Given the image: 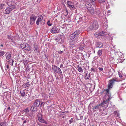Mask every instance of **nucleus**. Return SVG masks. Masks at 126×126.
Returning a JSON list of instances; mask_svg holds the SVG:
<instances>
[{"label": "nucleus", "instance_id": "nucleus-1", "mask_svg": "<svg viewBox=\"0 0 126 126\" xmlns=\"http://www.w3.org/2000/svg\"><path fill=\"white\" fill-rule=\"evenodd\" d=\"M101 93V94L104 93L106 94L103 98V102L100 104V105L101 108L106 109L108 106L110 100L112 98L110 93L109 89L103 91Z\"/></svg>", "mask_w": 126, "mask_h": 126}, {"label": "nucleus", "instance_id": "nucleus-2", "mask_svg": "<svg viewBox=\"0 0 126 126\" xmlns=\"http://www.w3.org/2000/svg\"><path fill=\"white\" fill-rule=\"evenodd\" d=\"M98 27L99 26L97 22L96 21H94L90 23L88 29L89 30H95L97 29Z\"/></svg>", "mask_w": 126, "mask_h": 126}, {"label": "nucleus", "instance_id": "nucleus-3", "mask_svg": "<svg viewBox=\"0 0 126 126\" xmlns=\"http://www.w3.org/2000/svg\"><path fill=\"white\" fill-rule=\"evenodd\" d=\"M119 81L118 79L117 78H112L109 81V83L108 86V88L110 89L112 87L113 85L116 82Z\"/></svg>", "mask_w": 126, "mask_h": 126}, {"label": "nucleus", "instance_id": "nucleus-4", "mask_svg": "<svg viewBox=\"0 0 126 126\" xmlns=\"http://www.w3.org/2000/svg\"><path fill=\"white\" fill-rule=\"evenodd\" d=\"M85 6L88 12L92 14L94 13V10L91 4L89 2H87L85 4Z\"/></svg>", "mask_w": 126, "mask_h": 126}, {"label": "nucleus", "instance_id": "nucleus-5", "mask_svg": "<svg viewBox=\"0 0 126 126\" xmlns=\"http://www.w3.org/2000/svg\"><path fill=\"white\" fill-rule=\"evenodd\" d=\"M40 22V24L43 25H44L45 23V20L43 19V17L42 15L39 16L36 21V24L37 25H39Z\"/></svg>", "mask_w": 126, "mask_h": 126}, {"label": "nucleus", "instance_id": "nucleus-6", "mask_svg": "<svg viewBox=\"0 0 126 126\" xmlns=\"http://www.w3.org/2000/svg\"><path fill=\"white\" fill-rule=\"evenodd\" d=\"M16 2L14 1H10L6 2V4L10 8L14 10L16 8Z\"/></svg>", "mask_w": 126, "mask_h": 126}, {"label": "nucleus", "instance_id": "nucleus-7", "mask_svg": "<svg viewBox=\"0 0 126 126\" xmlns=\"http://www.w3.org/2000/svg\"><path fill=\"white\" fill-rule=\"evenodd\" d=\"M52 68L54 72L59 74L62 73V72L61 69L57 66L54 65H52Z\"/></svg>", "mask_w": 126, "mask_h": 126}, {"label": "nucleus", "instance_id": "nucleus-8", "mask_svg": "<svg viewBox=\"0 0 126 126\" xmlns=\"http://www.w3.org/2000/svg\"><path fill=\"white\" fill-rule=\"evenodd\" d=\"M37 17L34 14L32 15L30 17V24L32 25L35 22Z\"/></svg>", "mask_w": 126, "mask_h": 126}, {"label": "nucleus", "instance_id": "nucleus-9", "mask_svg": "<svg viewBox=\"0 0 126 126\" xmlns=\"http://www.w3.org/2000/svg\"><path fill=\"white\" fill-rule=\"evenodd\" d=\"M60 30V29L55 26H53L50 31L52 33H58Z\"/></svg>", "mask_w": 126, "mask_h": 126}, {"label": "nucleus", "instance_id": "nucleus-10", "mask_svg": "<svg viewBox=\"0 0 126 126\" xmlns=\"http://www.w3.org/2000/svg\"><path fill=\"white\" fill-rule=\"evenodd\" d=\"M67 5L68 7L71 9L73 10L75 9V7L73 2L70 1H67Z\"/></svg>", "mask_w": 126, "mask_h": 126}, {"label": "nucleus", "instance_id": "nucleus-11", "mask_svg": "<svg viewBox=\"0 0 126 126\" xmlns=\"http://www.w3.org/2000/svg\"><path fill=\"white\" fill-rule=\"evenodd\" d=\"M82 16L81 15H77L76 16L75 20L79 23L82 20Z\"/></svg>", "mask_w": 126, "mask_h": 126}, {"label": "nucleus", "instance_id": "nucleus-12", "mask_svg": "<svg viewBox=\"0 0 126 126\" xmlns=\"http://www.w3.org/2000/svg\"><path fill=\"white\" fill-rule=\"evenodd\" d=\"M101 109V107L100 105V104L94 106V107L93 108V110L94 111H96L95 110L98 109L99 110V111H101L102 110Z\"/></svg>", "mask_w": 126, "mask_h": 126}, {"label": "nucleus", "instance_id": "nucleus-13", "mask_svg": "<svg viewBox=\"0 0 126 126\" xmlns=\"http://www.w3.org/2000/svg\"><path fill=\"white\" fill-rule=\"evenodd\" d=\"M40 101L39 99H37L35 100L33 103L34 106L38 107L40 105Z\"/></svg>", "mask_w": 126, "mask_h": 126}, {"label": "nucleus", "instance_id": "nucleus-14", "mask_svg": "<svg viewBox=\"0 0 126 126\" xmlns=\"http://www.w3.org/2000/svg\"><path fill=\"white\" fill-rule=\"evenodd\" d=\"M34 50L36 52H39L38 46L36 44H34Z\"/></svg>", "mask_w": 126, "mask_h": 126}, {"label": "nucleus", "instance_id": "nucleus-15", "mask_svg": "<svg viewBox=\"0 0 126 126\" xmlns=\"http://www.w3.org/2000/svg\"><path fill=\"white\" fill-rule=\"evenodd\" d=\"M13 10L11 8L8 7L6 9L5 11V14H9Z\"/></svg>", "mask_w": 126, "mask_h": 126}, {"label": "nucleus", "instance_id": "nucleus-16", "mask_svg": "<svg viewBox=\"0 0 126 126\" xmlns=\"http://www.w3.org/2000/svg\"><path fill=\"white\" fill-rule=\"evenodd\" d=\"M102 34L100 33V32H96L95 33L94 35L96 38H100L102 36Z\"/></svg>", "mask_w": 126, "mask_h": 126}, {"label": "nucleus", "instance_id": "nucleus-17", "mask_svg": "<svg viewBox=\"0 0 126 126\" xmlns=\"http://www.w3.org/2000/svg\"><path fill=\"white\" fill-rule=\"evenodd\" d=\"M95 46L96 47L101 48L103 46V44L100 42H97L95 44Z\"/></svg>", "mask_w": 126, "mask_h": 126}, {"label": "nucleus", "instance_id": "nucleus-18", "mask_svg": "<svg viewBox=\"0 0 126 126\" xmlns=\"http://www.w3.org/2000/svg\"><path fill=\"white\" fill-rule=\"evenodd\" d=\"M24 49L28 51H30L31 50L30 47L28 44L26 43Z\"/></svg>", "mask_w": 126, "mask_h": 126}, {"label": "nucleus", "instance_id": "nucleus-19", "mask_svg": "<svg viewBox=\"0 0 126 126\" xmlns=\"http://www.w3.org/2000/svg\"><path fill=\"white\" fill-rule=\"evenodd\" d=\"M38 120L40 122L44 123L45 124H47V121L44 120L42 118L39 120Z\"/></svg>", "mask_w": 126, "mask_h": 126}, {"label": "nucleus", "instance_id": "nucleus-20", "mask_svg": "<svg viewBox=\"0 0 126 126\" xmlns=\"http://www.w3.org/2000/svg\"><path fill=\"white\" fill-rule=\"evenodd\" d=\"M6 58L7 59L9 60L11 58V55L10 53H7L5 54Z\"/></svg>", "mask_w": 126, "mask_h": 126}, {"label": "nucleus", "instance_id": "nucleus-21", "mask_svg": "<svg viewBox=\"0 0 126 126\" xmlns=\"http://www.w3.org/2000/svg\"><path fill=\"white\" fill-rule=\"evenodd\" d=\"M37 107L36 106H32L31 107V110L32 111H36L37 110Z\"/></svg>", "mask_w": 126, "mask_h": 126}, {"label": "nucleus", "instance_id": "nucleus-22", "mask_svg": "<svg viewBox=\"0 0 126 126\" xmlns=\"http://www.w3.org/2000/svg\"><path fill=\"white\" fill-rule=\"evenodd\" d=\"M60 37V39L56 38V40L57 41V42H58L59 41H60V39H61V41L60 42V44H62L61 41H62V38H63V39L64 38V36H61Z\"/></svg>", "mask_w": 126, "mask_h": 126}, {"label": "nucleus", "instance_id": "nucleus-23", "mask_svg": "<svg viewBox=\"0 0 126 126\" xmlns=\"http://www.w3.org/2000/svg\"><path fill=\"white\" fill-rule=\"evenodd\" d=\"M84 45L83 43L80 44L79 47V49L81 50H82L84 49Z\"/></svg>", "mask_w": 126, "mask_h": 126}, {"label": "nucleus", "instance_id": "nucleus-24", "mask_svg": "<svg viewBox=\"0 0 126 126\" xmlns=\"http://www.w3.org/2000/svg\"><path fill=\"white\" fill-rule=\"evenodd\" d=\"M90 77V74H88L87 73L85 74V75L84 78L85 79H88Z\"/></svg>", "mask_w": 126, "mask_h": 126}, {"label": "nucleus", "instance_id": "nucleus-25", "mask_svg": "<svg viewBox=\"0 0 126 126\" xmlns=\"http://www.w3.org/2000/svg\"><path fill=\"white\" fill-rule=\"evenodd\" d=\"M79 30H77L73 33V35H75L76 37L79 34Z\"/></svg>", "mask_w": 126, "mask_h": 126}, {"label": "nucleus", "instance_id": "nucleus-26", "mask_svg": "<svg viewBox=\"0 0 126 126\" xmlns=\"http://www.w3.org/2000/svg\"><path fill=\"white\" fill-rule=\"evenodd\" d=\"M75 46L74 44L72 43L71 44H70V48L72 49V50L75 49L74 48L75 47Z\"/></svg>", "mask_w": 126, "mask_h": 126}, {"label": "nucleus", "instance_id": "nucleus-27", "mask_svg": "<svg viewBox=\"0 0 126 126\" xmlns=\"http://www.w3.org/2000/svg\"><path fill=\"white\" fill-rule=\"evenodd\" d=\"M14 62V61L12 59H11L7 61V62L8 63L11 65L12 66H13V65Z\"/></svg>", "mask_w": 126, "mask_h": 126}, {"label": "nucleus", "instance_id": "nucleus-28", "mask_svg": "<svg viewBox=\"0 0 126 126\" xmlns=\"http://www.w3.org/2000/svg\"><path fill=\"white\" fill-rule=\"evenodd\" d=\"M77 68L78 69V71L79 72L81 73H82L83 72V70L82 69L80 66H78Z\"/></svg>", "mask_w": 126, "mask_h": 126}, {"label": "nucleus", "instance_id": "nucleus-29", "mask_svg": "<svg viewBox=\"0 0 126 126\" xmlns=\"http://www.w3.org/2000/svg\"><path fill=\"white\" fill-rule=\"evenodd\" d=\"M5 6L4 4L2 3L0 4V10L2 9H3L4 6Z\"/></svg>", "mask_w": 126, "mask_h": 126}, {"label": "nucleus", "instance_id": "nucleus-30", "mask_svg": "<svg viewBox=\"0 0 126 126\" xmlns=\"http://www.w3.org/2000/svg\"><path fill=\"white\" fill-rule=\"evenodd\" d=\"M37 117L38 118V120H39L42 117V114L39 113L37 115Z\"/></svg>", "mask_w": 126, "mask_h": 126}, {"label": "nucleus", "instance_id": "nucleus-31", "mask_svg": "<svg viewBox=\"0 0 126 126\" xmlns=\"http://www.w3.org/2000/svg\"><path fill=\"white\" fill-rule=\"evenodd\" d=\"M95 12L97 15H99L100 14V12L99 9H96L95 10Z\"/></svg>", "mask_w": 126, "mask_h": 126}, {"label": "nucleus", "instance_id": "nucleus-32", "mask_svg": "<svg viewBox=\"0 0 126 126\" xmlns=\"http://www.w3.org/2000/svg\"><path fill=\"white\" fill-rule=\"evenodd\" d=\"M97 54L98 55L100 56L102 54V51L101 50H99L97 52Z\"/></svg>", "mask_w": 126, "mask_h": 126}, {"label": "nucleus", "instance_id": "nucleus-33", "mask_svg": "<svg viewBox=\"0 0 126 126\" xmlns=\"http://www.w3.org/2000/svg\"><path fill=\"white\" fill-rule=\"evenodd\" d=\"M75 37H76V36L75 35H73L72 33L69 36V38H70V39H72L75 38Z\"/></svg>", "mask_w": 126, "mask_h": 126}, {"label": "nucleus", "instance_id": "nucleus-34", "mask_svg": "<svg viewBox=\"0 0 126 126\" xmlns=\"http://www.w3.org/2000/svg\"><path fill=\"white\" fill-rule=\"evenodd\" d=\"M20 93L22 96L23 97L24 96L25 94V93L23 91H21Z\"/></svg>", "mask_w": 126, "mask_h": 126}, {"label": "nucleus", "instance_id": "nucleus-35", "mask_svg": "<svg viewBox=\"0 0 126 126\" xmlns=\"http://www.w3.org/2000/svg\"><path fill=\"white\" fill-rule=\"evenodd\" d=\"M5 52L0 51V57L2 56L5 54Z\"/></svg>", "mask_w": 126, "mask_h": 126}, {"label": "nucleus", "instance_id": "nucleus-36", "mask_svg": "<svg viewBox=\"0 0 126 126\" xmlns=\"http://www.w3.org/2000/svg\"><path fill=\"white\" fill-rule=\"evenodd\" d=\"M26 43H24L22 45H21L20 46V47L21 48L24 49L25 48V45H26Z\"/></svg>", "mask_w": 126, "mask_h": 126}, {"label": "nucleus", "instance_id": "nucleus-37", "mask_svg": "<svg viewBox=\"0 0 126 126\" xmlns=\"http://www.w3.org/2000/svg\"><path fill=\"white\" fill-rule=\"evenodd\" d=\"M98 2L101 4H103L105 2V0H98Z\"/></svg>", "mask_w": 126, "mask_h": 126}, {"label": "nucleus", "instance_id": "nucleus-38", "mask_svg": "<svg viewBox=\"0 0 126 126\" xmlns=\"http://www.w3.org/2000/svg\"><path fill=\"white\" fill-rule=\"evenodd\" d=\"M0 126H6L5 123L4 122L1 123L0 124Z\"/></svg>", "mask_w": 126, "mask_h": 126}, {"label": "nucleus", "instance_id": "nucleus-39", "mask_svg": "<svg viewBox=\"0 0 126 126\" xmlns=\"http://www.w3.org/2000/svg\"><path fill=\"white\" fill-rule=\"evenodd\" d=\"M89 1L90 2L92 3L93 4H94L95 3L94 1L96 0H89Z\"/></svg>", "mask_w": 126, "mask_h": 126}, {"label": "nucleus", "instance_id": "nucleus-40", "mask_svg": "<svg viewBox=\"0 0 126 126\" xmlns=\"http://www.w3.org/2000/svg\"><path fill=\"white\" fill-rule=\"evenodd\" d=\"M24 85H26V87H29L30 86V84H29V82H28L25 84H24Z\"/></svg>", "mask_w": 126, "mask_h": 126}, {"label": "nucleus", "instance_id": "nucleus-41", "mask_svg": "<svg viewBox=\"0 0 126 126\" xmlns=\"http://www.w3.org/2000/svg\"><path fill=\"white\" fill-rule=\"evenodd\" d=\"M72 40V39H70V41L69 42L70 43H72V44H74L75 43V42H74V40Z\"/></svg>", "mask_w": 126, "mask_h": 126}, {"label": "nucleus", "instance_id": "nucleus-42", "mask_svg": "<svg viewBox=\"0 0 126 126\" xmlns=\"http://www.w3.org/2000/svg\"><path fill=\"white\" fill-rule=\"evenodd\" d=\"M23 111L25 112H29V110L28 109V108H27L23 110Z\"/></svg>", "mask_w": 126, "mask_h": 126}, {"label": "nucleus", "instance_id": "nucleus-43", "mask_svg": "<svg viewBox=\"0 0 126 126\" xmlns=\"http://www.w3.org/2000/svg\"><path fill=\"white\" fill-rule=\"evenodd\" d=\"M74 40V42L75 43L77 42L78 41V39L77 38V37L72 39V40Z\"/></svg>", "mask_w": 126, "mask_h": 126}, {"label": "nucleus", "instance_id": "nucleus-44", "mask_svg": "<svg viewBox=\"0 0 126 126\" xmlns=\"http://www.w3.org/2000/svg\"><path fill=\"white\" fill-rule=\"evenodd\" d=\"M74 121V120H73V118H71V120H69V123L70 124L72 122H73Z\"/></svg>", "mask_w": 126, "mask_h": 126}, {"label": "nucleus", "instance_id": "nucleus-45", "mask_svg": "<svg viewBox=\"0 0 126 126\" xmlns=\"http://www.w3.org/2000/svg\"><path fill=\"white\" fill-rule=\"evenodd\" d=\"M50 21L49 20H48V21L47 22V24L49 26H51L52 25V24L50 23H49L50 22Z\"/></svg>", "mask_w": 126, "mask_h": 126}, {"label": "nucleus", "instance_id": "nucleus-46", "mask_svg": "<svg viewBox=\"0 0 126 126\" xmlns=\"http://www.w3.org/2000/svg\"><path fill=\"white\" fill-rule=\"evenodd\" d=\"M57 52L59 54H62L63 53V51L61 50H58L57 51Z\"/></svg>", "mask_w": 126, "mask_h": 126}, {"label": "nucleus", "instance_id": "nucleus-47", "mask_svg": "<svg viewBox=\"0 0 126 126\" xmlns=\"http://www.w3.org/2000/svg\"><path fill=\"white\" fill-rule=\"evenodd\" d=\"M91 71L92 72H95V69H94L93 68H92L91 69Z\"/></svg>", "mask_w": 126, "mask_h": 126}, {"label": "nucleus", "instance_id": "nucleus-48", "mask_svg": "<svg viewBox=\"0 0 126 126\" xmlns=\"http://www.w3.org/2000/svg\"><path fill=\"white\" fill-rule=\"evenodd\" d=\"M100 33H101L102 34V36H103V34H104V33L105 32V31H102L101 32H100Z\"/></svg>", "mask_w": 126, "mask_h": 126}, {"label": "nucleus", "instance_id": "nucleus-49", "mask_svg": "<svg viewBox=\"0 0 126 126\" xmlns=\"http://www.w3.org/2000/svg\"><path fill=\"white\" fill-rule=\"evenodd\" d=\"M111 71H109L108 72L109 74V75H110V77H111L113 74V73H111V74H110Z\"/></svg>", "mask_w": 126, "mask_h": 126}, {"label": "nucleus", "instance_id": "nucleus-50", "mask_svg": "<svg viewBox=\"0 0 126 126\" xmlns=\"http://www.w3.org/2000/svg\"><path fill=\"white\" fill-rule=\"evenodd\" d=\"M7 37L8 38L10 39H11L12 38L11 36L9 35H7Z\"/></svg>", "mask_w": 126, "mask_h": 126}, {"label": "nucleus", "instance_id": "nucleus-51", "mask_svg": "<svg viewBox=\"0 0 126 126\" xmlns=\"http://www.w3.org/2000/svg\"><path fill=\"white\" fill-rule=\"evenodd\" d=\"M119 76L120 78H122L123 76L119 72Z\"/></svg>", "mask_w": 126, "mask_h": 126}, {"label": "nucleus", "instance_id": "nucleus-52", "mask_svg": "<svg viewBox=\"0 0 126 126\" xmlns=\"http://www.w3.org/2000/svg\"><path fill=\"white\" fill-rule=\"evenodd\" d=\"M66 15H67L68 14V11L67 9H66Z\"/></svg>", "mask_w": 126, "mask_h": 126}, {"label": "nucleus", "instance_id": "nucleus-53", "mask_svg": "<svg viewBox=\"0 0 126 126\" xmlns=\"http://www.w3.org/2000/svg\"><path fill=\"white\" fill-rule=\"evenodd\" d=\"M98 69L100 71H102L103 70V68H102L99 67L98 68Z\"/></svg>", "mask_w": 126, "mask_h": 126}, {"label": "nucleus", "instance_id": "nucleus-54", "mask_svg": "<svg viewBox=\"0 0 126 126\" xmlns=\"http://www.w3.org/2000/svg\"><path fill=\"white\" fill-rule=\"evenodd\" d=\"M98 58V57H97L96 56H95L94 57V60H96V59H97Z\"/></svg>", "mask_w": 126, "mask_h": 126}, {"label": "nucleus", "instance_id": "nucleus-55", "mask_svg": "<svg viewBox=\"0 0 126 126\" xmlns=\"http://www.w3.org/2000/svg\"><path fill=\"white\" fill-rule=\"evenodd\" d=\"M7 110L8 111V110H9V111H10V110H11V109H10V107H8V108H7Z\"/></svg>", "mask_w": 126, "mask_h": 126}, {"label": "nucleus", "instance_id": "nucleus-56", "mask_svg": "<svg viewBox=\"0 0 126 126\" xmlns=\"http://www.w3.org/2000/svg\"><path fill=\"white\" fill-rule=\"evenodd\" d=\"M44 103V102H42L41 104H40V107H41L42 106V105Z\"/></svg>", "mask_w": 126, "mask_h": 126}, {"label": "nucleus", "instance_id": "nucleus-57", "mask_svg": "<svg viewBox=\"0 0 126 126\" xmlns=\"http://www.w3.org/2000/svg\"><path fill=\"white\" fill-rule=\"evenodd\" d=\"M7 68L8 69H9V65H7Z\"/></svg>", "mask_w": 126, "mask_h": 126}, {"label": "nucleus", "instance_id": "nucleus-58", "mask_svg": "<svg viewBox=\"0 0 126 126\" xmlns=\"http://www.w3.org/2000/svg\"><path fill=\"white\" fill-rule=\"evenodd\" d=\"M63 66V64H61L60 66V68H62Z\"/></svg>", "mask_w": 126, "mask_h": 126}, {"label": "nucleus", "instance_id": "nucleus-59", "mask_svg": "<svg viewBox=\"0 0 126 126\" xmlns=\"http://www.w3.org/2000/svg\"><path fill=\"white\" fill-rule=\"evenodd\" d=\"M26 122H27V121L26 120H25V121H24L23 123H26Z\"/></svg>", "mask_w": 126, "mask_h": 126}, {"label": "nucleus", "instance_id": "nucleus-60", "mask_svg": "<svg viewBox=\"0 0 126 126\" xmlns=\"http://www.w3.org/2000/svg\"><path fill=\"white\" fill-rule=\"evenodd\" d=\"M11 42H14V40H13V38H12L11 39Z\"/></svg>", "mask_w": 126, "mask_h": 126}, {"label": "nucleus", "instance_id": "nucleus-61", "mask_svg": "<svg viewBox=\"0 0 126 126\" xmlns=\"http://www.w3.org/2000/svg\"><path fill=\"white\" fill-rule=\"evenodd\" d=\"M23 86L25 88H26L27 87H26V85H24V84H23Z\"/></svg>", "mask_w": 126, "mask_h": 126}, {"label": "nucleus", "instance_id": "nucleus-62", "mask_svg": "<svg viewBox=\"0 0 126 126\" xmlns=\"http://www.w3.org/2000/svg\"><path fill=\"white\" fill-rule=\"evenodd\" d=\"M125 85V86H126V84L125 83H123V84H122V85Z\"/></svg>", "mask_w": 126, "mask_h": 126}, {"label": "nucleus", "instance_id": "nucleus-63", "mask_svg": "<svg viewBox=\"0 0 126 126\" xmlns=\"http://www.w3.org/2000/svg\"><path fill=\"white\" fill-rule=\"evenodd\" d=\"M0 46H1V47H3V45H2V44H1L0 45Z\"/></svg>", "mask_w": 126, "mask_h": 126}, {"label": "nucleus", "instance_id": "nucleus-64", "mask_svg": "<svg viewBox=\"0 0 126 126\" xmlns=\"http://www.w3.org/2000/svg\"><path fill=\"white\" fill-rule=\"evenodd\" d=\"M45 56L46 57H47V55H46V54H45Z\"/></svg>", "mask_w": 126, "mask_h": 126}]
</instances>
